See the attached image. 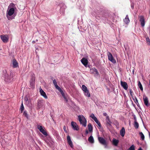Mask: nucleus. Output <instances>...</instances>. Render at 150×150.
Instances as JSON below:
<instances>
[{
    "label": "nucleus",
    "instance_id": "nucleus-1",
    "mask_svg": "<svg viewBox=\"0 0 150 150\" xmlns=\"http://www.w3.org/2000/svg\"><path fill=\"white\" fill-rule=\"evenodd\" d=\"M8 8L6 13V17L9 20H11L15 18L16 14L14 13L15 9L11 8L8 11Z\"/></svg>",
    "mask_w": 150,
    "mask_h": 150
},
{
    "label": "nucleus",
    "instance_id": "nucleus-2",
    "mask_svg": "<svg viewBox=\"0 0 150 150\" xmlns=\"http://www.w3.org/2000/svg\"><path fill=\"white\" fill-rule=\"evenodd\" d=\"M3 77L4 80L6 82H10L13 80V73H11L10 75H8L6 71H3Z\"/></svg>",
    "mask_w": 150,
    "mask_h": 150
},
{
    "label": "nucleus",
    "instance_id": "nucleus-3",
    "mask_svg": "<svg viewBox=\"0 0 150 150\" xmlns=\"http://www.w3.org/2000/svg\"><path fill=\"white\" fill-rule=\"evenodd\" d=\"M99 142L102 145H103L105 148L108 147V142L106 141L104 138L101 137H98V138Z\"/></svg>",
    "mask_w": 150,
    "mask_h": 150
},
{
    "label": "nucleus",
    "instance_id": "nucleus-4",
    "mask_svg": "<svg viewBox=\"0 0 150 150\" xmlns=\"http://www.w3.org/2000/svg\"><path fill=\"white\" fill-rule=\"evenodd\" d=\"M79 120L80 123L83 126L85 127L86 126L87 121L83 115H79L78 116Z\"/></svg>",
    "mask_w": 150,
    "mask_h": 150
},
{
    "label": "nucleus",
    "instance_id": "nucleus-5",
    "mask_svg": "<svg viewBox=\"0 0 150 150\" xmlns=\"http://www.w3.org/2000/svg\"><path fill=\"white\" fill-rule=\"evenodd\" d=\"M30 87L32 89L35 88V77L33 75L31 77V79L29 81Z\"/></svg>",
    "mask_w": 150,
    "mask_h": 150
},
{
    "label": "nucleus",
    "instance_id": "nucleus-6",
    "mask_svg": "<svg viewBox=\"0 0 150 150\" xmlns=\"http://www.w3.org/2000/svg\"><path fill=\"white\" fill-rule=\"evenodd\" d=\"M44 104V101L43 100L38 99L37 101V106L38 109L39 110L42 108Z\"/></svg>",
    "mask_w": 150,
    "mask_h": 150
},
{
    "label": "nucleus",
    "instance_id": "nucleus-7",
    "mask_svg": "<svg viewBox=\"0 0 150 150\" xmlns=\"http://www.w3.org/2000/svg\"><path fill=\"white\" fill-rule=\"evenodd\" d=\"M138 18L142 27H143L145 25V23L144 16H139Z\"/></svg>",
    "mask_w": 150,
    "mask_h": 150
},
{
    "label": "nucleus",
    "instance_id": "nucleus-8",
    "mask_svg": "<svg viewBox=\"0 0 150 150\" xmlns=\"http://www.w3.org/2000/svg\"><path fill=\"white\" fill-rule=\"evenodd\" d=\"M107 55L109 60L113 63H115L116 62L115 60L114 59L112 55L110 52H108Z\"/></svg>",
    "mask_w": 150,
    "mask_h": 150
},
{
    "label": "nucleus",
    "instance_id": "nucleus-9",
    "mask_svg": "<svg viewBox=\"0 0 150 150\" xmlns=\"http://www.w3.org/2000/svg\"><path fill=\"white\" fill-rule=\"evenodd\" d=\"M71 126L72 129L74 130L78 131L79 130V126L75 122L72 121L71 122Z\"/></svg>",
    "mask_w": 150,
    "mask_h": 150
},
{
    "label": "nucleus",
    "instance_id": "nucleus-10",
    "mask_svg": "<svg viewBox=\"0 0 150 150\" xmlns=\"http://www.w3.org/2000/svg\"><path fill=\"white\" fill-rule=\"evenodd\" d=\"M38 128L39 129L40 132H41L44 135L47 136L48 134L47 132L41 126L38 125Z\"/></svg>",
    "mask_w": 150,
    "mask_h": 150
},
{
    "label": "nucleus",
    "instance_id": "nucleus-11",
    "mask_svg": "<svg viewBox=\"0 0 150 150\" xmlns=\"http://www.w3.org/2000/svg\"><path fill=\"white\" fill-rule=\"evenodd\" d=\"M1 40L4 43H7L8 40V37L6 36V35H1L0 36Z\"/></svg>",
    "mask_w": 150,
    "mask_h": 150
},
{
    "label": "nucleus",
    "instance_id": "nucleus-12",
    "mask_svg": "<svg viewBox=\"0 0 150 150\" xmlns=\"http://www.w3.org/2000/svg\"><path fill=\"white\" fill-rule=\"evenodd\" d=\"M67 140L69 145L71 148H73V145L72 142L71 140V137L69 135H68L67 136Z\"/></svg>",
    "mask_w": 150,
    "mask_h": 150
},
{
    "label": "nucleus",
    "instance_id": "nucleus-13",
    "mask_svg": "<svg viewBox=\"0 0 150 150\" xmlns=\"http://www.w3.org/2000/svg\"><path fill=\"white\" fill-rule=\"evenodd\" d=\"M90 72L91 74H95L97 76L99 74V73L98 72L97 70L95 67L91 69H90Z\"/></svg>",
    "mask_w": 150,
    "mask_h": 150
},
{
    "label": "nucleus",
    "instance_id": "nucleus-14",
    "mask_svg": "<svg viewBox=\"0 0 150 150\" xmlns=\"http://www.w3.org/2000/svg\"><path fill=\"white\" fill-rule=\"evenodd\" d=\"M120 84L121 86L125 90L128 89V86L127 83L125 82L122 81H120Z\"/></svg>",
    "mask_w": 150,
    "mask_h": 150
},
{
    "label": "nucleus",
    "instance_id": "nucleus-15",
    "mask_svg": "<svg viewBox=\"0 0 150 150\" xmlns=\"http://www.w3.org/2000/svg\"><path fill=\"white\" fill-rule=\"evenodd\" d=\"M143 99L144 104L147 107H148L149 105V103L148 98L145 96H143Z\"/></svg>",
    "mask_w": 150,
    "mask_h": 150
},
{
    "label": "nucleus",
    "instance_id": "nucleus-16",
    "mask_svg": "<svg viewBox=\"0 0 150 150\" xmlns=\"http://www.w3.org/2000/svg\"><path fill=\"white\" fill-rule=\"evenodd\" d=\"M81 62L82 64L86 67H87L88 63V61L84 57L82 58L81 60Z\"/></svg>",
    "mask_w": 150,
    "mask_h": 150
},
{
    "label": "nucleus",
    "instance_id": "nucleus-17",
    "mask_svg": "<svg viewBox=\"0 0 150 150\" xmlns=\"http://www.w3.org/2000/svg\"><path fill=\"white\" fill-rule=\"evenodd\" d=\"M13 67V68H16L18 67V64L16 59H14L12 62Z\"/></svg>",
    "mask_w": 150,
    "mask_h": 150
},
{
    "label": "nucleus",
    "instance_id": "nucleus-18",
    "mask_svg": "<svg viewBox=\"0 0 150 150\" xmlns=\"http://www.w3.org/2000/svg\"><path fill=\"white\" fill-rule=\"evenodd\" d=\"M40 92L41 94V95L42 96L45 98H47V97L46 95L45 92L41 88H40Z\"/></svg>",
    "mask_w": 150,
    "mask_h": 150
},
{
    "label": "nucleus",
    "instance_id": "nucleus-19",
    "mask_svg": "<svg viewBox=\"0 0 150 150\" xmlns=\"http://www.w3.org/2000/svg\"><path fill=\"white\" fill-rule=\"evenodd\" d=\"M123 21L125 24L127 25L130 22V20L128 15H127L126 16V17L124 19Z\"/></svg>",
    "mask_w": 150,
    "mask_h": 150
},
{
    "label": "nucleus",
    "instance_id": "nucleus-20",
    "mask_svg": "<svg viewBox=\"0 0 150 150\" xmlns=\"http://www.w3.org/2000/svg\"><path fill=\"white\" fill-rule=\"evenodd\" d=\"M120 135L122 137H123L125 134V129L124 127H122L120 130Z\"/></svg>",
    "mask_w": 150,
    "mask_h": 150
},
{
    "label": "nucleus",
    "instance_id": "nucleus-21",
    "mask_svg": "<svg viewBox=\"0 0 150 150\" xmlns=\"http://www.w3.org/2000/svg\"><path fill=\"white\" fill-rule=\"evenodd\" d=\"M119 142V141L118 140L116 139L115 138H114L113 139V144L115 146H117V145Z\"/></svg>",
    "mask_w": 150,
    "mask_h": 150
},
{
    "label": "nucleus",
    "instance_id": "nucleus-22",
    "mask_svg": "<svg viewBox=\"0 0 150 150\" xmlns=\"http://www.w3.org/2000/svg\"><path fill=\"white\" fill-rule=\"evenodd\" d=\"M13 8V9H16V7L15 6V4L13 3H11L10 4V5L8 6V9L10 8Z\"/></svg>",
    "mask_w": 150,
    "mask_h": 150
},
{
    "label": "nucleus",
    "instance_id": "nucleus-23",
    "mask_svg": "<svg viewBox=\"0 0 150 150\" xmlns=\"http://www.w3.org/2000/svg\"><path fill=\"white\" fill-rule=\"evenodd\" d=\"M88 141L91 143H94V140L92 136H90L88 138Z\"/></svg>",
    "mask_w": 150,
    "mask_h": 150
},
{
    "label": "nucleus",
    "instance_id": "nucleus-24",
    "mask_svg": "<svg viewBox=\"0 0 150 150\" xmlns=\"http://www.w3.org/2000/svg\"><path fill=\"white\" fill-rule=\"evenodd\" d=\"M134 102L135 103H136V104H137V106L139 108V109L141 110V107H140V106L139 105V103H138V100L137 99V98L135 96V97H134Z\"/></svg>",
    "mask_w": 150,
    "mask_h": 150
},
{
    "label": "nucleus",
    "instance_id": "nucleus-25",
    "mask_svg": "<svg viewBox=\"0 0 150 150\" xmlns=\"http://www.w3.org/2000/svg\"><path fill=\"white\" fill-rule=\"evenodd\" d=\"M88 127L89 132H91L93 131V127L91 124L90 123L88 124Z\"/></svg>",
    "mask_w": 150,
    "mask_h": 150
},
{
    "label": "nucleus",
    "instance_id": "nucleus-26",
    "mask_svg": "<svg viewBox=\"0 0 150 150\" xmlns=\"http://www.w3.org/2000/svg\"><path fill=\"white\" fill-rule=\"evenodd\" d=\"M97 17H98V16H97ZM98 17H99L100 18L103 20H105L106 18V16L105 14L100 15V16H98Z\"/></svg>",
    "mask_w": 150,
    "mask_h": 150
},
{
    "label": "nucleus",
    "instance_id": "nucleus-27",
    "mask_svg": "<svg viewBox=\"0 0 150 150\" xmlns=\"http://www.w3.org/2000/svg\"><path fill=\"white\" fill-rule=\"evenodd\" d=\"M82 88L84 92H86V91H87L88 90L87 87L84 85H82Z\"/></svg>",
    "mask_w": 150,
    "mask_h": 150
},
{
    "label": "nucleus",
    "instance_id": "nucleus-28",
    "mask_svg": "<svg viewBox=\"0 0 150 150\" xmlns=\"http://www.w3.org/2000/svg\"><path fill=\"white\" fill-rule=\"evenodd\" d=\"M134 127L136 129H137L139 127V125L138 123L137 122V121H134Z\"/></svg>",
    "mask_w": 150,
    "mask_h": 150
},
{
    "label": "nucleus",
    "instance_id": "nucleus-29",
    "mask_svg": "<svg viewBox=\"0 0 150 150\" xmlns=\"http://www.w3.org/2000/svg\"><path fill=\"white\" fill-rule=\"evenodd\" d=\"M84 93L85 95L88 97H90V94L89 93V91L88 90L87 91H86V92H84Z\"/></svg>",
    "mask_w": 150,
    "mask_h": 150
},
{
    "label": "nucleus",
    "instance_id": "nucleus-30",
    "mask_svg": "<svg viewBox=\"0 0 150 150\" xmlns=\"http://www.w3.org/2000/svg\"><path fill=\"white\" fill-rule=\"evenodd\" d=\"M138 86L140 90L142 91L143 90L141 82L139 81L138 82Z\"/></svg>",
    "mask_w": 150,
    "mask_h": 150
},
{
    "label": "nucleus",
    "instance_id": "nucleus-31",
    "mask_svg": "<svg viewBox=\"0 0 150 150\" xmlns=\"http://www.w3.org/2000/svg\"><path fill=\"white\" fill-rule=\"evenodd\" d=\"M129 91L130 94L131 96H132L133 99L134 100V98L133 97V93L132 91V90L131 89H129Z\"/></svg>",
    "mask_w": 150,
    "mask_h": 150
},
{
    "label": "nucleus",
    "instance_id": "nucleus-32",
    "mask_svg": "<svg viewBox=\"0 0 150 150\" xmlns=\"http://www.w3.org/2000/svg\"><path fill=\"white\" fill-rule=\"evenodd\" d=\"M94 121L98 124V125L99 127H100L101 128V124L100 122H99V121H98L97 119V118L96 119V120H94Z\"/></svg>",
    "mask_w": 150,
    "mask_h": 150
},
{
    "label": "nucleus",
    "instance_id": "nucleus-33",
    "mask_svg": "<svg viewBox=\"0 0 150 150\" xmlns=\"http://www.w3.org/2000/svg\"><path fill=\"white\" fill-rule=\"evenodd\" d=\"M24 109V107L23 104V102H22L20 108V110L21 111V112H22Z\"/></svg>",
    "mask_w": 150,
    "mask_h": 150
},
{
    "label": "nucleus",
    "instance_id": "nucleus-34",
    "mask_svg": "<svg viewBox=\"0 0 150 150\" xmlns=\"http://www.w3.org/2000/svg\"><path fill=\"white\" fill-rule=\"evenodd\" d=\"M139 135L141 136V138L142 140H144V136L142 132H140Z\"/></svg>",
    "mask_w": 150,
    "mask_h": 150
},
{
    "label": "nucleus",
    "instance_id": "nucleus-35",
    "mask_svg": "<svg viewBox=\"0 0 150 150\" xmlns=\"http://www.w3.org/2000/svg\"><path fill=\"white\" fill-rule=\"evenodd\" d=\"M90 117H91L94 120H95L97 118L94 115V114L93 113H92Z\"/></svg>",
    "mask_w": 150,
    "mask_h": 150
},
{
    "label": "nucleus",
    "instance_id": "nucleus-36",
    "mask_svg": "<svg viewBox=\"0 0 150 150\" xmlns=\"http://www.w3.org/2000/svg\"><path fill=\"white\" fill-rule=\"evenodd\" d=\"M23 115L26 117L28 119V116L26 111H25L23 113Z\"/></svg>",
    "mask_w": 150,
    "mask_h": 150
},
{
    "label": "nucleus",
    "instance_id": "nucleus-37",
    "mask_svg": "<svg viewBox=\"0 0 150 150\" xmlns=\"http://www.w3.org/2000/svg\"><path fill=\"white\" fill-rule=\"evenodd\" d=\"M114 124L116 127H117L119 125V123L117 120H114Z\"/></svg>",
    "mask_w": 150,
    "mask_h": 150
},
{
    "label": "nucleus",
    "instance_id": "nucleus-38",
    "mask_svg": "<svg viewBox=\"0 0 150 150\" xmlns=\"http://www.w3.org/2000/svg\"><path fill=\"white\" fill-rule=\"evenodd\" d=\"M128 150H135L134 146V145H132L128 149Z\"/></svg>",
    "mask_w": 150,
    "mask_h": 150
},
{
    "label": "nucleus",
    "instance_id": "nucleus-39",
    "mask_svg": "<svg viewBox=\"0 0 150 150\" xmlns=\"http://www.w3.org/2000/svg\"><path fill=\"white\" fill-rule=\"evenodd\" d=\"M146 42L148 44V45H150V41L149 37H147L146 38Z\"/></svg>",
    "mask_w": 150,
    "mask_h": 150
},
{
    "label": "nucleus",
    "instance_id": "nucleus-40",
    "mask_svg": "<svg viewBox=\"0 0 150 150\" xmlns=\"http://www.w3.org/2000/svg\"><path fill=\"white\" fill-rule=\"evenodd\" d=\"M106 121L107 124H108L110 126H111V122L110 119L106 120Z\"/></svg>",
    "mask_w": 150,
    "mask_h": 150
},
{
    "label": "nucleus",
    "instance_id": "nucleus-41",
    "mask_svg": "<svg viewBox=\"0 0 150 150\" xmlns=\"http://www.w3.org/2000/svg\"><path fill=\"white\" fill-rule=\"evenodd\" d=\"M53 82L54 86L55 85H56L57 84V81L55 79H54V80H53Z\"/></svg>",
    "mask_w": 150,
    "mask_h": 150
},
{
    "label": "nucleus",
    "instance_id": "nucleus-42",
    "mask_svg": "<svg viewBox=\"0 0 150 150\" xmlns=\"http://www.w3.org/2000/svg\"><path fill=\"white\" fill-rule=\"evenodd\" d=\"M60 93H61V94L62 97H64V96H65V94L64 93V92L63 91H61L60 92Z\"/></svg>",
    "mask_w": 150,
    "mask_h": 150
},
{
    "label": "nucleus",
    "instance_id": "nucleus-43",
    "mask_svg": "<svg viewBox=\"0 0 150 150\" xmlns=\"http://www.w3.org/2000/svg\"><path fill=\"white\" fill-rule=\"evenodd\" d=\"M63 129H64V131L65 132H66V133L67 132V130H66V127L65 126H64Z\"/></svg>",
    "mask_w": 150,
    "mask_h": 150
},
{
    "label": "nucleus",
    "instance_id": "nucleus-44",
    "mask_svg": "<svg viewBox=\"0 0 150 150\" xmlns=\"http://www.w3.org/2000/svg\"><path fill=\"white\" fill-rule=\"evenodd\" d=\"M64 98L65 101H66V103H67L68 102V100H67V98L66 97V96H64V97H63Z\"/></svg>",
    "mask_w": 150,
    "mask_h": 150
},
{
    "label": "nucleus",
    "instance_id": "nucleus-45",
    "mask_svg": "<svg viewBox=\"0 0 150 150\" xmlns=\"http://www.w3.org/2000/svg\"><path fill=\"white\" fill-rule=\"evenodd\" d=\"M24 100L26 102L28 101V97L26 96Z\"/></svg>",
    "mask_w": 150,
    "mask_h": 150
},
{
    "label": "nucleus",
    "instance_id": "nucleus-46",
    "mask_svg": "<svg viewBox=\"0 0 150 150\" xmlns=\"http://www.w3.org/2000/svg\"><path fill=\"white\" fill-rule=\"evenodd\" d=\"M131 7L132 9H133L134 8V4L133 3H132L131 4Z\"/></svg>",
    "mask_w": 150,
    "mask_h": 150
},
{
    "label": "nucleus",
    "instance_id": "nucleus-47",
    "mask_svg": "<svg viewBox=\"0 0 150 150\" xmlns=\"http://www.w3.org/2000/svg\"><path fill=\"white\" fill-rule=\"evenodd\" d=\"M56 88V89H58V88L60 87L59 86H58V85H57H57H55L54 86Z\"/></svg>",
    "mask_w": 150,
    "mask_h": 150
},
{
    "label": "nucleus",
    "instance_id": "nucleus-48",
    "mask_svg": "<svg viewBox=\"0 0 150 150\" xmlns=\"http://www.w3.org/2000/svg\"><path fill=\"white\" fill-rule=\"evenodd\" d=\"M57 89L60 92L63 91L60 87H59Z\"/></svg>",
    "mask_w": 150,
    "mask_h": 150
},
{
    "label": "nucleus",
    "instance_id": "nucleus-49",
    "mask_svg": "<svg viewBox=\"0 0 150 150\" xmlns=\"http://www.w3.org/2000/svg\"><path fill=\"white\" fill-rule=\"evenodd\" d=\"M103 115L104 116H106V117L108 116V115H107V114L106 112L104 113H103Z\"/></svg>",
    "mask_w": 150,
    "mask_h": 150
},
{
    "label": "nucleus",
    "instance_id": "nucleus-50",
    "mask_svg": "<svg viewBox=\"0 0 150 150\" xmlns=\"http://www.w3.org/2000/svg\"><path fill=\"white\" fill-rule=\"evenodd\" d=\"M110 119V118H109V117L108 116H106V120H109Z\"/></svg>",
    "mask_w": 150,
    "mask_h": 150
},
{
    "label": "nucleus",
    "instance_id": "nucleus-51",
    "mask_svg": "<svg viewBox=\"0 0 150 150\" xmlns=\"http://www.w3.org/2000/svg\"><path fill=\"white\" fill-rule=\"evenodd\" d=\"M85 133H86V134H87L88 133V130L87 129H86V131H85Z\"/></svg>",
    "mask_w": 150,
    "mask_h": 150
},
{
    "label": "nucleus",
    "instance_id": "nucleus-52",
    "mask_svg": "<svg viewBox=\"0 0 150 150\" xmlns=\"http://www.w3.org/2000/svg\"><path fill=\"white\" fill-rule=\"evenodd\" d=\"M134 119L135 120V121H137L136 117L135 116H134Z\"/></svg>",
    "mask_w": 150,
    "mask_h": 150
},
{
    "label": "nucleus",
    "instance_id": "nucleus-53",
    "mask_svg": "<svg viewBox=\"0 0 150 150\" xmlns=\"http://www.w3.org/2000/svg\"><path fill=\"white\" fill-rule=\"evenodd\" d=\"M138 150H143V149L141 147H140L139 149H138Z\"/></svg>",
    "mask_w": 150,
    "mask_h": 150
},
{
    "label": "nucleus",
    "instance_id": "nucleus-54",
    "mask_svg": "<svg viewBox=\"0 0 150 150\" xmlns=\"http://www.w3.org/2000/svg\"><path fill=\"white\" fill-rule=\"evenodd\" d=\"M132 104H133V106H134V107H135V105H134V104H133V102H132Z\"/></svg>",
    "mask_w": 150,
    "mask_h": 150
},
{
    "label": "nucleus",
    "instance_id": "nucleus-55",
    "mask_svg": "<svg viewBox=\"0 0 150 150\" xmlns=\"http://www.w3.org/2000/svg\"><path fill=\"white\" fill-rule=\"evenodd\" d=\"M35 42V41H33L32 42V43H34Z\"/></svg>",
    "mask_w": 150,
    "mask_h": 150
},
{
    "label": "nucleus",
    "instance_id": "nucleus-56",
    "mask_svg": "<svg viewBox=\"0 0 150 150\" xmlns=\"http://www.w3.org/2000/svg\"><path fill=\"white\" fill-rule=\"evenodd\" d=\"M36 41H38V40H36Z\"/></svg>",
    "mask_w": 150,
    "mask_h": 150
},
{
    "label": "nucleus",
    "instance_id": "nucleus-57",
    "mask_svg": "<svg viewBox=\"0 0 150 150\" xmlns=\"http://www.w3.org/2000/svg\"><path fill=\"white\" fill-rule=\"evenodd\" d=\"M53 77H52V78H51L53 80Z\"/></svg>",
    "mask_w": 150,
    "mask_h": 150
},
{
    "label": "nucleus",
    "instance_id": "nucleus-58",
    "mask_svg": "<svg viewBox=\"0 0 150 150\" xmlns=\"http://www.w3.org/2000/svg\"><path fill=\"white\" fill-rule=\"evenodd\" d=\"M101 129H102V130H103V128H101Z\"/></svg>",
    "mask_w": 150,
    "mask_h": 150
},
{
    "label": "nucleus",
    "instance_id": "nucleus-59",
    "mask_svg": "<svg viewBox=\"0 0 150 150\" xmlns=\"http://www.w3.org/2000/svg\"><path fill=\"white\" fill-rule=\"evenodd\" d=\"M89 65H88V67H89Z\"/></svg>",
    "mask_w": 150,
    "mask_h": 150
},
{
    "label": "nucleus",
    "instance_id": "nucleus-60",
    "mask_svg": "<svg viewBox=\"0 0 150 150\" xmlns=\"http://www.w3.org/2000/svg\"><path fill=\"white\" fill-rule=\"evenodd\" d=\"M117 150L116 149V150Z\"/></svg>",
    "mask_w": 150,
    "mask_h": 150
}]
</instances>
